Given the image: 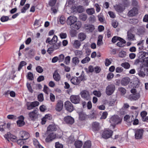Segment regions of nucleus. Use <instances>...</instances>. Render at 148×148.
Instances as JSON below:
<instances>
[{"mask_svg":"<svg viewBox=\"0 0 148 148\" xmlns=\"http://www.w3.org/2000/svg\"><path fill=\"white\" fill-rule=\"evenodd\" d=\"M113 132V131L110 130H105L102 133V136L105 139L108 138L112 136Z\"/></svg>","mask_w":148,"mask_h":148,"instance_id":"0eeeda50","label":"nucleus"},{"mask_svg":"<svg viewBox=\"0 0 148 148\" xmlns=\"http://www.w3.org/2000/svg\"><path fill=\"white\" fill-rule=\"evenodd\" d=\"M81 26V23L79 22L76 21L70 26V28L72 29L77 30L80 28Z\"/></svg>","mask_w":148,"mask_h":148,"instance_id":"a211bd4d","label":"nucleus"},{"mask_svg":"<svg viewBox=\"0 0 148 148\" xmlns=\"http://www.w3.org/2000/svg\"><path fill=\"white\" fill-rule=\"evenodd\" d=\"M64 107L69 112H71L74 109V107L71 103L69 101H66L64 103Z\"/></svg>","mask_w":148,"mask_h":148,"instance_id":"423d86ee","label":"nucleus"},{"mask_svg":"<svg viewBox=\"0 0 148 148\" xmlns=\"http://www.w3.org/2000/svg\"><path fill=\"white\" fill-rule=\"evenodd\" d=\"M71 101L74 104H77L79 103L80 97L78 95H72L70 97Z\"/></svg>","mask_w":148,"mask_h":148,"instance_id":"6e6552de","label":"nucleus"},{"mask_svg":"<svg viewBox=\"0 0 148 148\" xmlns=\"http://www.w3.org/2000/svg\"><path fill=\"white\" fill-rule=\"evenodd\" d=\"M100 128V124L99 123L95 122L92 123V128L94 132H96L99 131Z\"/></svg>","mask_w":148,"mask_h":148,"instance_id":"ddd939ff","label":"nucleus"},{"mask_svg":"<svg viewBox=\"0 0 148 148\" xmlns=\"http://www.w3.org/2000/svg\"><path fill=\"white\" fill-rule=\"evenodd\" d=\"M130 81V79L129 77H125L122 79L121 84L122 85L125 86L129 83Z\"/></svg>","mask_w":148,"mask_h":148,"instance_id":"aec40b11","label":"nucleus"},{"mask_svg":"<svg viewBox=\"0 0 148 148\" xmlns=\"http://www.w3.org/2000/svg\"><path fill=\"white\" fill-rule=\"evenodd\" d=\"M87 18L86 14H82L79 16V18L83 21H85Z\"/></svg>","mask_w":148,"mask_h":148,"instance_id":"e433bc0d","label":"nucleus"},{"mask_svg":"<svg viewBox=\"0 0 148 148\" xmlns=\"http://www.w3.org/2000/svg\"><path fill=\"white\" fill-rule=\"evenodd\" d=\"M114 74L112 73H109L107 75V78L108 80H110L114 77Z\"/></svg>","mask_w":148,"mask_h":148,"instance_id":"6e6d98bb","label":"nucleus"},{"mask_svg":"<svg viewBox=\"0 0 148 148\" xmlns=\"http://www.w3.org/2000/svg\"><path fill=\"white\" fill-rule=\"evenodd\" d=\"M17 123L18 126L21 127L25 124V122L23 121L18 120L17 121Z\"/></svg>","mask_w":148,"mask_h":148,"instance_id":"8fccbe9b","label":"nucleus"},{"mask_svg":"<svg viewBox=\"0 0 148 148\" xmlns=\"http://www.w3.org/2000/svg\"><path fill=\"white\" fill-rule=\"evenodd\" d=\"M28 78L30 80H32L34 78V76L33 74L31 72L28 73Z\"/></svg>","mask_w":148,"mask_h":148,"instance_id":"5fc2aeb1","label":"nucleus"},{"mask_svg":"<svg viewBox=\"0 0 148 148\" xmlns=\"http://www.w3.org/2000/svg\"><path fill=\"white\" fill-rule=\"evenodd\" d=\"M26 85L28 90L30 92L32 93L33 92V90L32 89L30 84L28 83H27Z\"/></svg>","mask_w":148,"mask_h":148,"instance_id":"680f3d73","label":"nucleus"},{"mask_svg":"<svg viewBox=\"0 0 148 148\" xmlns=\"http://www.w3.org/2000/svg\"><path fill=\"white\" fill-rule=\"evenodd\" d=\"M121 120L118 116L114 115L111 117L110 121L112 124H118L121 122Z\"/></svg>","mask_w":148,"mask_h":148,"instance_id":"20e7f679","label":"nucleus"},{"mask_svg":"<svg viewBox=\"0 0 148 148\" xmlns=\"http://www.w3.org/2000/svg\"><path fill=\"white\" fill-rule=\"evenodd\" d=\"M126 55V52L124 51H121L119 54V56L121 58L125 57Z\"/></svg>","mask_w":148,"mask_h":148,"instance_id":"de8ad7c7","label":"nucleus"},{"mask_svg":"<svg viewBox=\"0 0 148 148\" xmlns=\"http://www.w3.org/2000/svg\"><path fill=\"white\" fill-rule=\"evenodd\" d=\"M98 38L99 39L98 40L97 42V45L100 46L102 44V39L103 37L101 35H99Z\"/></svg>","mask_w":148,"mask_h":148,"instance_id":"ea45409f","label":"nucleus"},{"mask_svg":"<svg viewBox=\"0 0 148 148\" xmlns=\"http://www.w3.org/2000/svg\"><path fill=\"white\" fill-rule=\"evenodd\" d=\"M85 29L90 32H92L94 29V26L91 25H85Z\"/></svg>","mask_w":148,"mask_h":148,"instance_id":"393cba45","label":"nucleus"},{"mask_svg":"<svg viewBox=\"0 0 148 148\" xmlns=\"http://www.w3.org/2000/svg\"><path fill=\"white\" fill-rule=\"evenodd\" d=\"M58 58L59 62H62L64 58V55L61 54L59 56Z\"/></svg>","mask_w":148,"mask_h":148,"instance_id":"0e129e2a","label":"nucleus"},{"mask_svg":"<svg viewBox=\"0 0 148 148\" xmlns=\"http://www.w3.org/2000/svg\"><path fill=\"white\" fill-rule=\"evenodd\" d=\"M77 11L79 13H81L84 11V9L82 6L80 5L77 7Z\"/></svg>","mask_w":148,"mask_h":148,"instance_id":"09e8293b","label":"nucleus"},{"mask_svg":"<svg viewBox=\"0 0 148 148\" xmlns=\"http://www.w3.org/2000/svg\"><path fill=\"white\" fill-rule=\"evenodd\" d=\"M28 119L30 121H36L38 119V110L35 109L28 114Z\"/></svg>","mask_w":148,"mask_h":148,"instance_id":"f257e3e1","label":"nucleus"},{"mask_svg":"<svg viewBox=\"0 0 148 148\" xmlns=\"http://www.w3.org/2000/svg\"><path fill=\"white\" fill-rule=\"evenodd\" d=\"M77 18L74 16H71L69 17L66 21V23L68 25L71 26L77 21Z\"/></svg>","mask_w":148,"mask_h":148,"instance_id":"1a4fd4ad","label":"nucleus"},{"mask_svg":"<svg viewBox=\"0 0 148 148\" xmlns=\"http://www.w3.org/2000/svg\"><path fill=\"white\" fill-rule=\"evenodd\" d=\"M78 38L80 41L84 40L86 38L85 34L84 33H80L78 35Z\"/></svg>","mask_w":148,"mask_h":148,"instance_id":"7c9ffc66","label":"nucleus"},{"mask_svg":"<svg viewBox=\"0 0 148 148\" xmlns=\"http://www.w3.org/2000/svg\"><path fill=\"white\" fill-rule=\"evenodd\" d=\"M72 62L75 65H76L79 63V58L77 57H75L72 59Z\"/></svg>","mask_w":148,"mask_h":148,"instance_id":"a19ab883","label":"nucleus"},{"mask_svg":"<svg viewBox=\"0 0 148 148\" xmlns=\"http://www.w3.org/2000/svg\"><path fill=\"white\" fill-rule=\"evenodd\" d=\"M138 10L137 8L134 7L129 11L128 15L129 16H133L138 13Z\"/></svg>","mask_w":148,"mask_h":148,"instance_id":"dca6fc26","label":"nucleus"},{"mask_svg":"<svg viewBox=\"0 0 148 148\" xmlns=\"http://www.w3.org/2000/svg\"><path fill=\"white\" fill-rule=\"evenodd\" d=\"M91 146V141L88 140L84 143L83 145V148H90Z\"/></svg>","mask_w":148,"mask_h":148,"instance_id":"c85d7f7f","label":"nucleus"},{"mask_svg":"<svg viewBox=\"0 0 148 148\" xmlns=\"http://www.w3.org/2000/svg\"><path fill=\"white\" fill-rule=\"evenodd\" d=\"M53 77L54 79L56 81H59L60 79V77L59 74L55 71L53 75Z\"/></svg>","mask_w":148,"mask_h":148,"instance_id":"b1692460","label":"nucleus"},{"mask_svg":"<svg viewBox=\"0 0 148 148\" xmlns=\"http://www.w3.org/2000/svg\"><path fill=\"white\" fill-rule=\"evenodd\" d=\"M121 66L125 69H128L130 67V65L128 62H124L122 63Z\"/></svg>","mask_w":148,"mask_h":148,"instance_id":"58836bf2","label":"nucleus"},{"mask_svg":"<svg viewBox=\"0 0 148 148\" xmlns=\"http://www.w3.org/2000/svg\"><path fill=\"white\" fill-rule=\"evenodd\" d=\"M127 38L129 41H132L135 40V35L132 33H127Z\"/></svg>","mask_w":148,"mask_h":148,"instance_id":"a878e982","label":"nucleus"},{"mask_svg":"<svg viewBox=\"0 0 148 148\" xmlns=\"http://www.w3.org/2000/svg\"><path fill=\"white\" fill-rule=\"evenodd\" d=\"M9 18L8 16H3L1 17L0 19L1 21L2 22H5L9 20Z\"/></svg>","mask_w":148,"mask_h":148,"instance_id":"79ce46f5","label":"nucleus"},{"mask_svg":"<svg viewBox=\"0 0 148 148\" xmlns=\"http://www.w3.org/2000/svg\"><path fill=\"white\" fill-rule=\"evenodd\" d=\"M81 45L80 42L78 40H75L73 44L74 47L77 49L79 48Z\"/></svg>","mask_w":148,"mask_h":148,"instance_id":"f704fd0d","label":"nucleus"},{"mask_svg":"<svg viewBox=\"0 0 148 148\" xmlns=\"http://www.w3.org/2000/svg\"><path fill=\"white\" fill-rule=\"evenodd\" d=\"M4 137L8 141H9V139L13 142H15L17 140V137L16 136L11 134L10 133H8L7 134H5Z\"/></svg>","mask_w":148,"mask_h":148,"instance_id":"9d476101","label":"nucleus"},{"mask_svg":"<svg viewBox=\"0 0 148 148\" xmlns=\"http://www.w3.org/2000/svg\"><path fill=\"white\" fill-rule=\"evenodd\" d=\"M56 148H63V145L59 143V142H56L55 144Z\"/></svg>","mask_w":148,"mask_h":148,"instance_id":"774afa93","label":"nucleus"},{"mask_svg":"<svg viewBox=\"0 0 148 148\" xmlns=\"http://www.w3.org/2000/svg\"><path fill=\"white\" fill-rule=\"evenodd\" d=\"M82 144V142L79 140L76 141L74 143V145L76 148H81Z\"/></svg>","mask_w":148,"mask_h":148,"instance_id":"cd10ccee","label":"nucleus"},{"mask_svg":"<svg viewBox=\"0 0 148 148\" xmlns=\"http://www.w3.org/2000/svg\"><path fill=\"white\" fill-rule=\"evenodd\" d=\"M64 120L67 124L71 125L74 122V119L71 116H69L64 117Z\"/></svg>","mask_w":148,"mask_h":148,"instance_id":"2eb2a0df","label":"nucleus"},{"mask_svg":"<svg viewBox=\"0 0 148 148\" xmlns=\"http://www.w3.org/2000/svg\"><path fill=\"white\" fill-rule=\"evenodd\" d=\"M74 53L76 56L79 57H81L83 53L81 51L76 50L74 51Z\"/></svg>","mask_w":148,"mask_h":148,"instance_id":"37998d69","label":"nucleus"},{"mask_svg":"<svg viewBox=\"0 0 148 148\" xmlns=\"http://www.w3.org/2000/svg\"><path fill=\"white\" fill-rule=\"evenodd\" d=\"M58 38L57 36L55 35L51 39V45L56 43L57 40Z\"/></svg>","mask_w":148,"mask_h":148,"instance_id":"864d4df0","label":"nucleus"},{"mask_svg":"<svg viewBox=\"0 0 148 148\" xmlns=\"http://www.w3.org/2000/svg\"><path fill=\"white\" fill-rule=\"evenodd\" d=\"M37 71L39 73H42L43 71V69L42 67L40 66H38L36 68Z\"/></svg>","mask_w":148,"mask_h":148,"instance_id":"13d9d810","label":"nucleus"},{"mask_svg":"<svg viewBox=\"0 0 148 148\" xmlns=\"http://www.w3.org/2000/svg\"><path fill=\"white\" fill-rule=\"evenodd\" d=\"M81 97L86 100H89L90 99V96L89 92L86 90H82L80 92Z\"/></svg>","mask_w":148,"mask_h":148,"instance_id":"9b49d317","label":"nucleus"},{"mask_svg":"<svg viewBox=\"0 0 148 148\" xmlns=\"http://www.w3.org/2000/svg\"><path fill=\"white\" fill-rule=\"evenodd\" d=\"M85 69L87 73H92L94 71V68L93 66L91 65H90L88 66V70L87 68H85Z\"/></svg>","mask_w":148,"mask_h":148,"instance_id":"2f4dec72","label":"nucleus"},{"mask_svg":"<svg viewBox=\"0 0 148 148\" xmlns=\"http://www.w3.org/2000/svg\"><path fill=\"white\" fill-rule=\"evenodd\" d=\"M60 21L61 24H63L65 23V18L64 16H62L60 17Z\"/></svg>","mask_w":148,"mask_h":148,"instance_id":"bf43d9fd","label":"nucleus"},{"mask_svg":"<svg viewBox=\"0 0 148 148\" xmlns=\"http://www.w3.org/2000/svg\"><path fill=\"white\" fill-rule=\"evenodd\" d=\"M27 64L26 62L24 61H21L18 66V70L19 71L20 70L22 69V67L26 65Z\"/></svg>","mask_w":148,"mask_h":148,"instance_id":"c9c22d12","label":"nucleus"},{"mask_svg":"<svg viewBox=\"0 0 148 148\" xmlns=\"http://www.w3.org/2000/svg\"><path fill=\"white\" fill-rule=\"evenodd\" d=\"M20 134L21 137L23 138V140H25L27 139L29 137V134L24 131H22L20 132Z\"/></svg>","mask_w":148,"mask_h":148,"instance_id":"6ab92c4d","label":"nucleus"},{"mask_svg":"<svg viewBox=\"0 0 148 148\" xmlns=\"http://www.w3.org/2000/svg\"><path fill=\"white\" fill-rule=\"evenodd\" d=\"M98 17L99 18V20L100 22H103L104 21V17L102 14H100L98 15Z\"/></svg>","mask_w":148,"mask_h":148,"instance_id":"a18cd8bd","label":"nucleus"},{"mask_svg":"<svg viewBox=\"0 0 148 148\" xmlns=\"http://www.w3.org/2000/svg\"><path fill=\"white\" fill-rule=\"evenodd\" d=\"M145 28L143 26H140L137 29V32L138 35H140L143 34L145 32Z\"/></svg>","mask_w":148,"mask_h":148,"instance_id":"c756f323","label":"nucleus"},{"mask_svg":"<svg viewBox=\"0 0 148 148\" xmlns=\"http://www.w3.org/2000/svg\"><path fill=\"white\" fill-rule=\"evenodd\" d=\"M29 4L27 3L26 4L25 6L21 10V12L22 13H25L26 11L29 8Z\"/></svg>","mask_w":148,"mask_h":148,"instance_id":"4c0bfd02","label":"nucleus"},{"mask_svg":"<svg viewBox=\"0 0 148 148\" xmlns=\"http://www.w3.org/2000/svg\"><path fill=\"white\" fill-rule=\"evenodd\" d=\"M87 13L89 15H92L95 13V9L93 8H88L86 10Z\"/></svg>","mask_w":148,"mask_h":148,"instance_id":"72a5a7b5","label":"nucleus"},{"mask_svg":"<svg viewBox=\"0 0 148 148\" xmlns=\"http://www.w3.org/2000/svg\"><path fill=\"white\" fill-rule=\"evenodd\" d=\"M50 134L47 136V138L45 139V141L46 142L49 143L51 141L55 139L56 137V134L54 133L49 132Z\"/></svg>","mask_w":148,"mask_h":148,"instance_id":"4468645a","label":"nucleus"},{"mask_svg":"<svg viewBox=\"0 0 148 148\" xmlns=\"http://www.w3.org/2000/svg\"><path fill=\"white\" fill-rule=\"evenodd\" d=\"M144 131L143 129H138L135 131V138L137 139L142 138Z\"/></svg>","mask_w":148,"mask_h":148,"instance_id":"39448f33","label":"nucleus"},{"mask_svg":"<svg viewBox=\"0 0 148 148\" xmlns=\"http://www.w3.org/2000/svg\"><path fill=\"white\" fill-rule=\"evenodd\" d=\"M114 8L118 12H121L124 10L123 7L120 5H116L114 6Z\"/></svg>","mask_w":148,"mask_h":148,"instance_id":"5701e85b","label":"nucleus"},{"mask_svg":"<svg viewBox=\"0 0 148 148\" xmlns=\"http://www.w3.org/2000/svg\"><path fill=\"white\" fill-rule=\"evenodd\" d=\"M107 115L108 113L106 112H103L101 116V119H105L106 118Z\"/></svg>","mask_w":148,"mask_h":148,"instance_id":"338daca9","label":"nucleus"},{"mask_svg":"<svg viewBox=\"0 0 148 148\" xmlns=\"http://www.w3.org/2000/svg\"><path fill=\"white\" fill-rule=\"evenodd\" d=\"M57 129V128L55 125H50L47 128V132H51L53 131H56Z\"/></svg>","mask_w":148,"mask_h":148,"instance_id":"412c9836","label":"nucleus"},{"mask_svg":"<svg viewBox=\"0 0 148 148\" xmlns=\"http://www.w3.org/2000/svg\"><path fill=\"white\" fill-rule=\"evenodd\" d=\"M63 107V101L61 100H58L55 109L58 112L60 111L62 109Z\"/></svg>","mask_w":148,"mask_h":148,"instance_id":"f8f14e48","label":"nucleus"},{"mask_svg":"<svg viewBox=\"0 0 148 148\" xmlns=\"http://www.w3.org/2000/svg\"><path fill=\"white\" fill-rule=\"evenodd\" d=\"M70 57L69 56H68L65 58L64 62L66 64H68L70 63Z\"/></svg>","mask_w":148,"mask_h":148,"instance_id":"603ef678","label":"nucleus"},{"mask_svg":"<svg viewBox=\"0 0 148 148\" xmlns=\"http://www.w3.org/2000/svg\"><path fill=\"white\" fill-rule=\"evenodd\" d=\"M138 74L142 77H144L145 75V73L148 75V69L146 67L142 66L138 69Z\"/></svg>","mask_w":148,"mask_h":148,"instance_id":"7ed1b4c3","label":"nucleus"},{"mask_svg":"<svg viewBox=\"0 0 148 148\" xmlns=\"http://www.w3.org/2000/svg\"><path fill=\"white\" fill-rule=\"evenodd\" d=\"M139 54L142 56L141 58H143V61L144 62V58H148V52H139Z\"/></svg>","mask_w":148,"mask_h":148,"instance_id":"bb28decb","label":"nucleus"},{"mask_svg":"<svg viewBox=\"0 0 148 148\" xmlns=\"http://www.w3.org/2000/svg\"><path fill=\"white\" fill-rule=\"evenodd\" d=\"M33 143L35 146L36 147H38L39 148H43V147L41 145L37 140L35 139L33 140Z\"/></svg>","mask_w":148,"mask_h":148,"instance_id":"473e14b6","label":"nucleus"},{"mask_svg":"<svg viewBox=\"0 0 148 148\" xmlns=\"http://www.w3.org/2000/svg\"><path fill=\"white\" fill-rule=\"evenodd\" d=\"M27 109L28 110H31L33 109L34 107H33L32 104L31 102H28L27 104Z\"/></svg>","mask_w":148,"mask_h":148,"instance_id":"3c124183","label":"nucleus"},{"mask_svg":"<svg viewBox=\"0 0 148 148\" xmlns=\"http://www.w3.org/2000/svg\"><path fill=\"white\" fill-rule=\"evenodd\" d=\"M140 97V94L138 93H136L130 95L128 98L131 101L136 100L138 99Z\"/></svg>","mask_w":148,"mask_h":148,"instance_id":"f3484780","label":"nucleus"},{"mask_svg":"<svg viewBox=\"0 0 148 148\" xmlns=\"http://www.w3.org/2000/svg\"><path fill=\"white\" fill-rule=\"evenodd\" d=\"M38 100L40 101H42L43 100V95L42 93L40 94L38 97Z\"/></svg>","mask_w":148,"mask_h":148,"instance_id":"69168bd1","label":"nucleus"},{"mask_svg":"<svg viewBox=\"0 0 148 148\" xmlns=\"http://www.w3.org/2000/svg\"><path fill=\"white\" fill-rule=\"evenodd\" d=\"M118 90L121 92L122 95H124L126 92V89L122 87L119 88H118Z\"/></svg>","mask_w":148,"mask_h":148,"instance_id":"49530a36","label":"nucleus"},{"mask_svg":"<svg viewBox=\"0 0 148 148\" xmlns=\"http://www.w3.org/2000/svg\"><path fill=\"white\" fill-rule=\"evenodd\" d=\"M24 140H23V138L19 139L17 140V143L18 144L21 145L24 143Z\"/></svg>","mask_w":148,"mask_h":148,"instance_id":"052dcab7","label":"nucleus"},{"mask_svg":"<svg viewBox=\"0 0 148 148\" xmlns=\"http://www.w3.org/2000/svg\"><path fill=\"white\" fill-rule=\"evenodd\" d=\"M90 60L89 57H86L81 61V62L83 64L88 62Z\"/></svg>","mask_w":148,"mask_h":148,"instance_id":"c03bdc74","label":"nucleus"},{"mask_svg":"<svg viewBox=\"0 0 148 148\" xmlns=\"http://www.w3.org/2000/svg\"><path fill=\"white\" fill-rule=\"evenodd\" d=\"M57 0H50L49 4L51 6H53L56 4Z\"/></svg>","mask_w":148,"mask_h":148,"instance_id":"4d7b16f0","label":"nucleus"},{"mask_svg":"<svg viewBox=\"0 0 148 148\" xmlns=\"http://www.w3.org/2000/svg\"><path fill=\"white\" fill-rule=\"evenodd\" d=\"M70 81L71 83L75 85H78L79 84V81L78 79V77H72Z\"/></svg>","mask_w":148,"mask_h":148,"instance_id":"4be33fe9","label":"nucleus"},{"mask_svg":"<svg viewBox=\"0 0 148 148\" xmlns=\"http://www.w3.org/2000/svg\"><path fill=\"white\" fill-rule=\"evenodd\" d=\"M76 30L72 29L70 30V34L71 36L74 37L75 36L76 34Z\"/></svg>","mask_w":148,"mask_h":148,"instance_id":"e2e57ef3","label":"nucleus"},{"mask_svg":"<svg viewBox=\"0 0 148 148\" xmlns=\"http://www.w3.org/2000/svg\"><path fill=\"white\" fill-rule=\"evenodd\" d=\"M115 89V87L114 84L109 85L106 88V93L108 95H112L114 92Z\"/></svg>","mask_w":148,"mask_h":148,"instance_id":"f03ea898","label":"nucleus"}]
</instances>
